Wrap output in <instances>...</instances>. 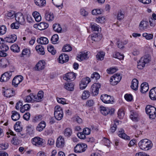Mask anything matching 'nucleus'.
Masks as SVG:
<instances>
[{
	"instance_id": "nucleus-1",
	"label": "nucleus",
	"mask_w": 156,
	"mask_h": 156,
	"mask_svg": "<svg viewBox=\"0 0 156 156\" xmlns=\"http://www.w3.org/2000/svg\"><path fill=\"white\" fill-rule=\"evenodd\" d=\"M140 148L144 151H147L151 148L153 146L151 141L147 139L141 140L138 143Z\"/></svg>"
},
{
	"instance_id": "nucleus-2",
	"label": "nucleus",
	"mask_w": 156,
	"mask_h": 156,
	"mask_svg": "<svg viewBox=\"0 0 156 156\" xmlns=\"http://www.w3.org/2000/svg\"><path fill=\"white\" fill-rule=\"evenodd\" d=\"M150 61L151 57L149 55H145L141 58L137 62V68L140 69H143L145 66V64L149 62Z\"/></svg>"
},
{
	"instance_id": "nucleus-3",
	"label": "nucleus",
	"mask_w": 156,
	"mask_h": 156,
	"mask_svg": "<svg viewBox=\"0 0 156 156\" xmlns=\"http://www.w3.org/2000/svg\"><path fill=\"white\" fill-rule=\"evenodd\" d=\"M145 111L147 114L149 115V118L153 119L156 116V108L154 106L147 105L145 108Z\"/></svg>"
},
{
	"instance_id": "nucleus-4",
	"label": "nucleus",
	"mask_w": 156,
	"mask_h": 156,
	"mask_svg": "<svg viewBox=\"0 0 156 156\" xmlns=\"http://www.w3.org/2000/svg\"><path fill=\"white\" fill-rule=\"evenodd\" d=\"M101 87V85L99 83H94L91 86V91L93 95L96 96L98 94L99 90Z\"/></svg>"
},
{
	"instance_id": "nucleus-5",
	"label": "nucleus",
	"mask_w": 156,
	"mask_h": 156,
	"mask_svg": "<svg viewBox=\"0 0 156 156\" xmlns=\"http://www.w3.org/2000/svg\"><path fill=\"white\" fill-rule=\"evenodd\" d=\"M12 75V72H6L2 75L0 78V81L2 82H6L10 79Z\"/></svg>"
},
{
	"instance_id": "nucleus-6",
	"label": "nucleus",
	"mask_w": 156,
	"mask_h": 156,
	"mask_svg": "<svg viewBox=\"0 0 156 156\" xmlns=\"http://www.w3.org/2000/svg\"><path fill=\"white\" fill-rule=\"evenodd\" d=\"M23 76L21 75L16 76L12 80V85L15 87H17L20 83L23 81Z\"/></svg>"
},
{
	"instance_id": "nucleus-7",
	"label": "nucleus",
	"mask_w": 156,
	"mask_h": 156,
	"mask_svg": "<svg viewBox=\"0 0 156 156\" xmlns=\"http://www.w3.org/2000/svg\"><path fill=\"white\" fill-rule=\"evenodd\" d=\"M100 108L101 113L104 115H106L108 114L112 115L113 114L115 110L113 108L110 109L108 108H106L102 106L100 107Z\"/></svg>"
},
{
	"instance_id": "nucleus-8",
	"label": "nucleus",
	"mask_w": 156,
	"mask_h": 156,
	"mask_svg": "<svg viewBox=\"0 0 156 156\" xmlns=\"http://www.w3.org/2000/svg\"><path fill=\"white\" fill-rule=\"evenodd\" d=\"M101 101L105 103H112L113 101L112 99L111 96L107 94H104L101 95L100 97Z\"/></svg>"
},
{
	"instance_id": "nucleus-9",
	"label": "nucleus",
	"mask_w": 156,
	"mask_h": 156,
	"mask_svg": "<svg viewBox=\"0 0 156 156\" xmlns=\"http://www.w3.org/2000/svg\"><path fill=\"white\" fill-rule=\"evenodd\" d=\"M86 144H77L75 147V152L76 153H81L84 151L86 148L87 147Z\"/></svg>"
},
{
	"instance_id": "nucleus-10",
	"label": "nucleus",
	"mask_w": 156,
	"mask_h": 156,
	"mask_svg": "<svg viewBox=\"0 0 156 156\" xmlns=\"http://www.w3.org/2000/svg\"><path fill=\"white\" fill-rule=\"evenodd\" d=\"M15 20L17 22L21 25H24L25 23L24 16L22 13L16 14Z\"/></svg>"
},
{
	"instance_id": "nucleus-11",
	"label": "nucleus",
	"mask_w": 156,
	"mask_h": 156,
	"mask_svg": "<svg viewBox=\"0 0 156 156\" xmlns=\"http://www.w3.org/2000/svg\"><path fill=\"white\" fill-rule=\"evenodd\" d=\"M90 81V80L89 77H87L83 78L80 84V88L82 90L84 89Z\"/></svg>"
},
{
	"instance_id": "nucleus-12",
	"label": "nucleus",
	"mask_w": 156,
	"mask_h": 156,
	"mask_svg": "<svg viewBox=\"0 0 156 156\" xmlns=\"http://www.w3.org/2000/svg\"><path fill=\"white\" fill-rule=\"evenodd\" d=\"M64 139L62 136H60L57 139L56 143V146L58 148H62L65 146Z\"/></svg>"
},
{
	"instance_id": "nucleus-13",
	"label": "nucleus",
	"mask_w": 156,
	"mask_h": 156,
	"mask_svg": "<svg viewBox=\"0 0 156 156\" xmlns=\"http://www.w3.org/2000/svg\"><path fill=\"white\" fill-rule=\"evenodd\" d=\"M6 42L12 43L15 42L17 40V36L14 34L9 35L5 38Z\"/></svg>"
},
{
	"instance_id": "nucleus-14",
	"label": "nucleus",
	"mask_w": 156,
	"mask_h": 156,
	"mask_svg": "<svg viewBox=\"0 0 156 156\" xmlns=\"http://www.w3.org/2000/svg\"><path fill=\"white\" fill-rule=\"evenodd\" d=\"M4 95L7 98H10L14 96L15 94V91L12 89H7L3 92Z\"/></svg>"
},
{
	"instance_id": "nucleus-15",
	"label": "nucleus",
	"mask_w": 156,
	"mask_h": 156,
	"mask_svg": "<svg viewBox=\"0 0 156 156\" xmlns=\"http://www.w3.org/2000/svg\"><path fill=\"white\" fill-rule=\"evenodd\" d=\"M76 77L75 73L73 72L65 74L63 79L67 81H72Z\"/></svg>"
},
{
	"instance_id": "nucleus-16",
	"label": "nucleus",
	"mask_w": 156,
	"mask_h": 156,
	"mask_svg": "<svg viewBox=\"0 0 156 156\" xmlns=\"http://www.w3.org/2000/svg\"><path fill=\"white\" fill-rule=\"evenodd\" d=\"M45 64L44 61H40L36 65L35 67V70L40 71L44 69L45 68Z\"/></svg>"
},
{
	"instance_id": "nucleus-17",
	"label": "nucleus",
	"mask_w": 156,
	"mask_h": 156,
	"mask_svg": "<svg viewBox=\"0 0 156 156\" xmlns=\"http://www.w3.org/2000/svg\"><path fill=\"white\" fill-rule=\"evenodd\" d=\"M44 18L47 21L51 22L54 19V16L53 13L46 11L45 14Z\"/></svg>"
},
{
	"instance_id": "nucleus-18",
	"label": "nucleus",
	"mask_w": 156,
	"mask_h": 156,
	"mask_svg": "<svg viewBox=\"0 0 156 156\" xmlns=\"http://www.w3.org/2000/svg\"><path fill=\"white\" fill-rule=\"evenodd\" d=\"M58 59L59 63H63L68 61L69 57L68 55L62 53L59 56Z\"/></svg>"
},
{
	"instance_id": "nucleus-19",
	"label": "nucleus",
	"mask_w": 156,
	"mask_h": 156,
	"mask_svg": "<svg viewBox=\"0 0 156 156\" xmlns=\"http://www.w3.org/2000/svg\"><path fill=\"white\" fill-rule=\"evenodd\" d=\"M42 138L39 137H35L34 138L32 141V144L36 146H42L43 142Z\"/></svg>"
},
{
	"instance_id": "nucleus-20",
	"label": "nucleus",
	"mask_w": 156,
	"mask_h": 156,
	"mask_svg": "<svg viewBox=\"0 0 156 156\" xmlns=\"http://www.w3.org/2000/svg\"><path fill=\"white\" fill-rule=\"evenodd\" d=\"M149 96L152 100H156V87H153L150 90Z\"/></svg>"
},
{
	"instance_id": "nucleus-21",
	"label": "nucleus",
	"mask_w": 156,
	"mask_h": 156,
	"mask_svg": "<svg viewBox=\"0 0 156 156\" xmlns=\"http://www.w3.org/2000/svg\"><path fill=\"white\" fill-rule=\"evenodd\" d=\"M44 92L42 91H40L38 93L37 95H34L35 101L40 102L41 101L44 97Z\"/></svg>"
},
{
	"instance_id": "nucleus-22",
	"label": "nucleus",
	"mask_w": 156,
	"mask_h": 156,
	"mask_svg": "<svg viewBox=\"0 0 156 156\" xmlns=\"http://www.w3.org/2000/svg\"><path fill=\"white\" fill-rule=\"evenodd\" d=\"M149 89V86L148 83L146 82L142 83L141 85L140 92L144 93L147 91Z\"/></svg>"
},
{
	"instance_id": "nucleus-23",
	"label": "nucleus",
	"mask_w": 156,
	"mask_h": 156,
	"mask_svg": "<svg viewBox=\"0 0 156 156\" xmlns=\"http://www.w3.org/2000/svg\"><path fill=\"white\" fill-rule=\"evenodd\" d=\"M114 78V83H112V85H116L121 80V77L119 74H115L112 76Z\"/></svg>"
},
{
	"instance_id": "nucleus-24",
	"label": "nucleus",
	"mask_w": 156,
	"mask_h": 156,
	"mask_svg": "<svg viewBox=\"0 0 156 156\" xmlns=\"http://www.w3.org/2000/svg\"><path fill=\"white\" fill-rule=\"evenodd\" d=\"M88 52H80V54L78 55V56H77L78 60L79 61L83 60L84 59H87L88 57Z\"/></svg>"
},
{
	"instance_id": "nucleus-25",
	"label": "nucleus",
	"mask_w": 156,
	"mask_h": 156,
	"mask_svg": "<svg viewBox=\"0 0 156 156\" xmlns=\"http://www.w3.org/2000/svg\"><path fill=\"white\" fill-rule=\"evenodd\" d=\"M35 49L37 52L40 55H44L45 54L44 48L41 45L39 44L37 45Z\"/></svg>"
},
{
	"instance_id": "nucleus-26",
	"label": "nucleus",
	"mask_w": 156,
	"mask_h": 156,
	"mask_svg": "<svg viewBox=\"0 0 156 156\" xmlns=\"http://www.w3.org/2000/svg\"><path fill=\"white\" fill-rule=\"evenodd\" d=\"M12 114L11 116V118L12 120L15 121L19 120L20 118V114L15 111H13L12 112Z\"/></svg>"
},
{
	"instance_id": "nucleus-27",
	"label": "nucleus",
	"mask_w": 156,
	"mask_h": 156,
	"mask_svg": "<svg viewBox=\"0 0 156 156\" xmlns=\"http://www.w3.org/2000/svg\"><path fill=\"white\" fill-rule=\"evenodd\" d=\"M37 42L41 44H46L48 43V40L46 37H42L37 39Z\"/></svg>"
},
{
	"instance_id": "nucleus-28",
	"label": "nucleus",
	"mask_w": 156,
	"mask_h": 156,
	"mask_svg": "<svg viewBox=\"0 0 156 156\" xmlns=\"http://www.w3.org/2000/svg\"><path fill=\"white\" fill-rule=\"evenodd\" d=\"M46 126V123L44 121H42L39 123L36 128L37 131L41 132L45 128Z\"/></svg>"
},
{
	"instance_id": "nucleus-29",
	"label": "nucleus",
	"mask_w": 156,
	"mask_h": 156,
	"mask_svg": "<svg viewBox=\"0 0 156 156\" xmlns=\"http://www.w3.org/2000/svg\"><path fill=\"white\" fill-rule=\"evenodd\" d=\"M54 5L59 9H61L63 7V3L62 0H52Z\"/></svg>"
},
{
	"instance_id": "nucleus-30",
	"label": "nucleus",
	"mask_w": 156,
	"mask_h": 156,
	"mask_svg": "<svg viewBox=\"0 0 156 156\" xmlns=\"http://www.w3.org/2000/svg\"><path fill=\"white\" fill-rule=\"evenodd\" d=\"M138 81L136 79H134L132 82L131 88L133 90H137L138 87Z\"/></svg>"
},
{
	"instance_id": "nucleus-31",
	"label": "nucleus",
	"mask_w": 156,
	"mask_h": 156,
	"mask_svg": "<svg viewBox=\"0 0 156 156\" xmlns=\"http://www.w3.org/2000/svg\"><path fill=\"white\" fill-rule=\"evenodd\" d=\"M48 26V23L44 22H42L40 23L38 25L37 28L40 30H43L47 28Z\"/></svg>"
},
{
	"instance_id": "nucleus-32",
	"label": "nucleus",
	"mask_w": 156,
	"mask_h": 156,
	"mask_svg": "<svg viewBox=\"0 0 156 156\" xmlns=\"http://www.w3.org/2000/svg\"><path fill=\"white\" fill-rule=\"evenodd\" d=\"M148 27V22L146 21L142 20L139 24L140 28L145 30L147 29Z\"/></svg>"
},
{
	"instance_id": "nucleus-33",
	"label": "nucleus",
	"mask_w": 156,
	"mask_h": 156,
	"mask_svg": "<svg viewBox=\"0 0 156 156\" xmlns=\"http://www.w3.org/2000/svg\"><path fill=\"white\" fill-rule=\"evenodd\" d=\"M35 4L39 6H44L46 3L45 0H34Z\"/></svg>"
},
{
	"instance_id": "nucleus-34",
	"label": "nucleus",
	"mask_w": 156,
	"mask_h": 156,
	"mask_svg": "<svg viewBox=\"0 0 156 156\" xmlns=\"http://www.w3.org/2000/svg\"><path fill=\"white\" fill-rule=\"evenodd\" d=\"M32 14L36 21L39 22L41 21V17L39 13L37 12H34Z\"/></svg>"
},
{
	"instance_id": "nucleus-35",
	"label": "nucleus",
	"mask_w": 156,
	"mask_h": 156,
	"mask_svg": "<svg viewBox=\"0 0 156 156\" xmlns=\"http://www.w3.org/2000/svg\"><path fill=\"white\" fill-rule=\"evenodd\" d=\"M74 85L73 82L69 83H65V88L69 91H73L74 89Z\"/></svg>"
},
{
	"instance_id": "nucleus-36",
	"label": "nucleus",
	"mask_w": 156,
	"mask_h": 156,
	"mask_svg": "<svg viewBox=\"0 0 156 156\" xmlns=\"http://www.w3.org/2000/svg\"><path fill=\"white\" fill-rule=\"evenodd\" d=\"M72 133V129L69 128H66L64 132V135L67 137H69L70 136Z\"/></svg>"
},
{
	"instance_id": "nucleus-37",
	"label": "nucleus",
	"mask_w": 156,
	"mask_h": 156,
	"mask_svg": "<svg viewBox=\"0 0 156 156\" xmlns=\"http://www.w3.org/2000/svg\"><path fill=\"white\" fill-rule=\"evenodd\" d=\"M53 28L54 30L58 33H60L62 30V28L59 24L55 23L53 26Z\"/></svg>"
},
{
	"instance_id": "nucleus-38",
	"label": "nucleus",
	"mask_w": 156,
	"mask_h": 156,
	"mask_svg": "<svg viewBox=\"0 0 156 156\" xmlns=\"http://www.w3.org/2000/svg\"><path fill=\"white\" fill-rule=\"evenodd\" d=\"M35 98H34V95L33 94H30L29 95L27 96L26 97L25 100L26 102H30L32 100L35 101Z\"/></svg>"
},
{
	"instance_id": "nucleus-39",
	"label": "nucleus",
	"mask_w": 156,
	"mask_h": 156,
	"mask_svg": "<svg viewBox=\"0 0 156 156\" xmlns=\"http://www.w3.org/2000/svg\"><path fill=\"white\" fill-rule=\"evenodd\" d=\"M58 37L57 34L54 35L51 38V41L52 44H55L58 43Z\"/></svg>"
},
{
	"instance_id": "nucleus-40",
	"label": "nucleus",
	"mask_w": 156,
	"mask_h": 156,
	"mask_svg": "<svg viewBox=\"0 0 156 156\" xmlns=\"http://www.w3.org/2000/svg\"><path fill=\"white\" fill-rule=\"evenodd\" d=\"M125 113L123 108L119 109L118 112V116L120 119H122L124 116Z\"/></svg>"
},
{
	"instance_id": "nucleus-41",
	"label": "nucleus",
	"mask_w": 156,
	"mask_h": 156,
	"mask_svg": "<svg viewBox=\"0 0 156 156\" xmlns=\"http://www.w3.org/2000/svg\"><path fill=\"white\" fill-rule=\"evenodd\" d=\"M11 49L14 52H18L20 51V48L16 44H14L10 47Z\"/></svg>"
},
{
	"instance_id": "nucleus-42",
	"label": "nucleus",
	"mask_w": 156,
	"mask_h": 156,
	"mask_svg": "<svg viewBox=\"0 0 156 156\" xmlns=\"http://www.w3.org/2000/svg\"><path fill=\"white\" fill-rule=\"evenodd\" d=\"M8 63V61L6 59H1L0 60V67L2 68H6Z\"/></svg>"
},
{
	"instance_id": "nucleus-43",
	"label": "nucleus",
	"mask_w": 156,
	"mask_h": 156,
	"mask_svg": "<svg viewBox=\"0 0 156 156\" xmlns=\"http://www.w3.org/2000/svg\"><path fill=\"white\" fill-rule=\"evenodd\" d=\"M105 54V53L103 51L98 53L96 55V57L97 59L98 60H103L104 59Z\"/></svg>"
},
{
	"instance_id": "nucleus-44",
	"label": "nucleus",
	"mask_w": 156,
	"mask_h": 156,
	"mask_svg": "<svg viewBox=\"0 0 156 156\" xmlns=\"http://www.w3.org/2000/svg\"><path fill=\"white\" fill-rule=\"evenodd\" d=\"M34 128L33 126L30 125L27 127V132L29 135H32L34 133Z\"/></svg>"
},
{
	"instance_id": "nucleus-45",
	"label": "nucleus",
	"mask_w": 156,
	"mask_h": 156,
	"mask_svg": "<svg viewBox=\"0 0 156 156\" xmlns=\"http://www.w3.org/2000/svg\"><path fill=\"white\" fill-rule=\"evenodd\" d=\"M31 54V51L30 49H24L22 53V56L21 57H23L24 55H27L28 57H29Z\"/></svg>"
},
{
	"instance_id": "nucleus-46",
	"label": "nucleus",
	"mask_w": 156,
	"mask_h": 156,
	"mask_svg": "<svg viewBox=\"0 0 156 156\" xmlns=\"http://www.w3.org/2000/svg\"><path fill=\"white\" fill-rule=\"evenodd\" d=\"M90 93L88 90H84L82 95V98L83 99H86L90 96Z\"/></svg>"
},
{
	"instance_id": "nucleus-47",
	"label": "nucleus",
	"mask_w": 156,
	"mask_h": 156,
	"mask_svg": "<svg viewBox=\"0 0 156 156\" xmlns=\"http://www.w3.org/2000/svg\"><path fill=\"white\" fill-rule=\"evenodd\" d=\"M91 38L92 40L98 41H99L101 40V37L98 36L97 34H93L91 37Z\"/></svg>"
},
{
	"instance_id": "nucleus-48",
	"label": "nucleus",
	"mask_w": 156,
	"mask_h": 156,
	"mask_svg": "<svg viewBox=\"0 0 156 156\" xmlns=\"http://www.w3.org/2000/svg\"><path fill=\"white\" fill-rule=\"evenodd\" d=\"M47 49L49 52H51L52 55H54L55 53V50H54V47L50 45L47 46Z\"/></svg>"
},
{
	"instance_id": "nucleus-49",
	"label": "nucleus",
	"mask_w": 156,
	"mask_h": 156,
	"mask_svg": "<svg viewBox=\"0 0 156 156\" xmlns=\"http://www.w3.org/2000/svg\"><path fill=\"white\" fill-rule=\"evenodd\" d=\"M142 36L145 37L147 40H150L153 38V34L147 33H144L143 34Z\"/></svg>"
},
{
	"instance_id": "nucleus-50",
	"label": "nucleus",
	"mask_w": 156,
	"mask_h": 156,
	"mask_svg": "<svg viewBox=\"0 0 156 156\" xmlns=\"http://www.w3.org/2000/svg\"><path fill=\"white\" fill-rule=\"evenodd\" d=\"M117 41V45L119 48L121 49L124 47V45L127 43V42H126V43L124 44L121 41H119V39H116Z\"/></svg>"
},
{
	"instance_id": "nucleus-51",
	"label": "nucleus",
	"mask_w": 156,
	"mask_h": 156,
	"mask_svg": "<svg viewBox=\"0 0 156 156\" xmlns=\"http://www.w3.org/2000/svg\"><path fill=\"white\" fill-rule=\"evenodd\" d=\"M63 52L70 51L72 50V48L69 44L65 45L62 48Z\"/></svg>"
},
{
	"instance_id": "nucleus-52",
	"label": "nucleus",
	"mask_w": 156,
	"mask_h": 156,
	"mask_svg": "<svg viewBox=\"0 0 156 156\" xmlns=\"http://www.w3.org/2000/svg\"><path fill=\"white\" fill-rule=\"evenodd\" d=\"M96 21L98 23H103L105 22V19L104 17L99 16L98 17L96 18Z\"/></svg>"
},
{
	"instance_id": "nucleus-53",
	"label": "nucleus",
	"mask_w": 156,
	"mask_h": 156,
	"mask_svg": "<svg viewBox=\"0 0 156 156\" xmlns=\"http://www.w3.org/2000/svg\"><path fill=\"white\" fill-rule=\"evenodd\" d=\"M119 136L120 137L125 140H130V137L123 133L119 134Z\"/></svg>"
},
{
	"instance_id": "nucleus-54",
	"label": "nucleus",
	"mask_w": 156,
	"mask_h": 156,
	"mask_svg": "<svg viewBox=\"0 0 156 156\" xmlns=\"http://www.w3.org/2000/svg\"><path fill=\"white\" fill-rule=\"evenodd\" d=\"M7 16L10 19H13L14 17L15 18L16 16V14H15V12L13 11H11L7 13Z\"/></svg>"
},
{
	"instance_id": "nucleus-55",
	"label": "nucleus",
	"mask_w": 156,
	"mask_h": 156,
	"mask_svg": "<svg viewBox=\"0 0 156 156\" xmlns=\"http://www.w3.org/2000/svg\"><path fill=\"white\" fill-rule=\"evenodd\" d=\"M91 27L92 30L95 31H98L100 29L101 30L99 26L96 24H91Z\"/></svg>"
},
{
	"instance_id": "nucleus-56",
	"label": "nucleus",
	"mask_w": 156,
	"mask_h": 156,
	"mask_svg": "<svg viewBox=\"0 0 156 156\" xmlns=\"http://www.w3.org/2000/svg\"><path fill=\"white\" fill-rule=\"evenodd\" d=\"M100 78V75L96 72H94L91 75V78L92 79H95L97 80L99 79Z\"/></svg>"
},
{
	"instance_id": "nucleus-57",
	"label": "nucleus",
	"mask_w": 156,
	"mask_h": 156,
	"mask_svg": "<svg viewBox=\"0 0 156 156\" xmlns=\"http://www.w3.org/2000/svg\"><path fill=\"white\" fill-rule=\"evenodd\" d=\"M42 119V116L40 115L36 116L33 119V122H37L41 120Z\"/></svg>"
},
{
	"instance_id": "nucleus-58",
	"label": "nucleus",
	"mask_w": 156,
	"mask_h": 156,
	"mask_svg": "<svg viewBox=\"0 0 156 156\" xmlns=\"http://www.w3.org/2000/svg\"><path fill=\"white\" fill-rule=\"evenodd\" d=\"M0 47L2 51L3 52L6 51L9 49V48L7 45L5 44H3L0 46Z\"/></svg>"
},
{
	"instance_id": "nucleus-59",
	"label": "nucleus",
	"mask_w": 156,
	"mask_h": 156,
	"mask_svg": "<svg viewBox=\"0 0 156 156\" xmlns=\"http://www.w3.org/2000/svg\"><path fill=\"white\" fill-rule=\"evenodd\" d=\"M54 115L55 118L57 120H60L63 118V113H60V114L56 113V114H54Z\"/></svg>"
},
{
	"instance_id": "nucleus-60",
	"label": "nucleus",
	"mask_w": 156,
	"mask_h": 156,
	"mask_svg": "<svg viewBox=\"0 0 156 156\" xmlns=\"http://www.w3.org/2000/svg\"><path fill=\"white\" fill-rule=\"evenodd\" d=\"M57 102L63 105L66 104H67L66 102V100L64 98H59L57 97Z\"/></svg>"
},
{
	"instance_id": "nucleus-61",
	"label": "nucleus",
	"mask_w": 156,
	"mask_h": 156,
	"mask_svg": "<svg viewBox=\"0 0 156 156\" xmlns=\"http://www.w3.org/2000/svg\"><path fill=\"white\" fill-rule=\"evenodd\" d=\"M20 26L19 23L18 22L13 23L10 25L11 28L12 29H18Z\"/></svg>"
},
{
	"instance_id": "nucleus-62",
	"label": "nucleus",
	"mask_w": 156,
	"mask_h": 156,
	"mask_svg": "<svg viewBox=\"0 0 156 156\" xmlns=\"http://www.w3.org/2000/svg\"><path fill=\"white\" fill-rule=\"evenodd\" d=\"M130 118L133 121H137V115L133 112H132L131 114L130 115Z\"/></svg>"
},
{
	"instance_id": "nucleus-63",
	"label": "nucleus",
	"mask_w": 156,
	"mask_h": 156,
	"mask_svg": "<svg viewBox=\"0 0 156 156\" xmlns=\"http://www.w3.org/2000/svg\"><path fill=\"white\" fill-rule=\"evenodd\" d=\"M6 28L5 26L2 25L0 27V35H2L6 32Z\"/></svg>"
},
{
	"instance_id": "nucleus-64",
	"label": "nucleus",
	"mask_w": 156,
	"mask_h": 156,
	"mask_svg": "<svg viewBox=\"0 0 156 156\" xmlns=\"http://www.w3.org/2000/svg\"><path fill=\"white\" fill-rule=\"evenodd\" d=\"M117 70V69L115 68H110L109 69H108L107 70V73L108 74H111L115 72Z\"/></svg>"
}]
</instances>
